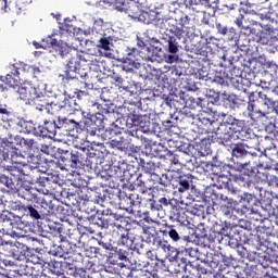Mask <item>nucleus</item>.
<instances>
[{
  "mask_svg": "<svg viewBox=\"0 0 278 278\" xmlns=\"http://www.w3.org/2000/svg\"><path fill=\"white\" fill-rule=\"evenodd\" d=\"M60 135V119H58V123L55 121H45L43 125L38 126V132L37 136L39 138H55V135Z\"/></svg>",
  "mask_w": 278,
  "mask_h": 278,
  "instance_id": "12",
  "label": "nucleus"
},
{
  "mask_svg": "<svg viewBox=\"0 0 278 278\" xmlns=\"http://www.w3.org/2000/svg\"><path fill=\"white\" fill-rule=\"evenodd\" d=\"M124 0H102V2L105 5H109V8H113V10H121V5L123 4Z\"/></svg>",
  "mask_w": 278,
  "mask_h": 278,
  "instance_id": "50",
  "label": "nucleus"
},
{
  "mask_svg": "<svg viewBox=\"0 0 278 278\" xmlns=\"http://www.w3.org/2000/svg\"><path fill=\"white\" fill-rule=\"evenodd\" d=\"M96 118L98 119V129H105V127L111 125V129L117 128L115 134H126V136L132 138L137 136L136 127H134L129 118L122 117L116 119L115 113L108 109H103L102 113H98Z\"/></svg>",
  "mask_w": 278,
  "mask_h": 278,
  "instance_id": "3",
  "label": "nucleus"
},
{
  "mask_svg": "<svg viewBox=\"0 0 278 278\" xmlns=\"http://www.w3.org/2000/svg\"><path fill=\"white\" fill-rule=\"evenodd\" d=\"M112 199H114V201H119V205H123L124 210H131V207H134L129 193L121 195V190L115 189L114 193L112 194Z\"/></svg>",
  "mask_w": 278,
  "mask_h": 278,
  "instance_id": "24",
  "label": "nucleus"
},
{
  "mask_svg": "<svg viewBox=\"0 0 278 278\" xmlns=\"http://www.w3.org/2000/svg\"><path fill=\"white\" fill-rule=\"evenodd\" d=\"M249 155V151L247 150V146L244 143H236L232 148V157L237 160H244Z\"/></svg>",
  "mask_w": 278,
  "mask_h": 278,
  "instance_id": "33",
  "label": "nucleus"
},
{
  "mask_svg": "<svg viewBox=\"0 0 278 278\" xmlns=\"http://www.w3.org/2000/svg\"><path fill=\"white\" fill-rule=\"evenodd\" d=\"M54 255L63 257L64 260H72V262H77V260H83L84 257V255H81V248L68 241H62Z\"/></svg>",
  "mask_w": 278,
  "mask_h": 278,
  "instance_id": "7",
  "label": "nucleus"
},
{
  "mask_svg": "<svg viewBox=\"0 0 278 278\" xmlns=\"http://www.w3.org/2000/svg\"><path fill=\"white\" fill-rule=\"evenodd\" d=\"M0 220L2 222V227H5L7 231H11V233H15L16 236H21V232L17 229H21L23 224L16 223L14 220V215L10 212H2L0 215Z\"/></svg>",
  "mask_w": 278,
  "mask_h": 278,
  "instance_id": "14",
  "label": "nucleus"
},
{
  "mask_svg": "<svg viewBox=\"0 0 278 278\" xmlns=\"http://www.w3.org/2000/svg\"><path fill=\"white\" fill-rule=\"evenodd\" d=\"M137 53L138 49H128L127 58L122 64L123 71H125L126 73H134L135 68H140V62H138V58H136Z\"/></svg>",
  "mask_w": 278,
  "mask_h": 278,
  "instance_id": "15",
  "label": "nucleus"
},
{
  "mask_svg": "<svg viewBox=\"0 0 278 278\" xmlns=\"http://www.w3.org/2000/svg\"><path fill=\"white\" fill-rule=\"evenodd\" d=\"M59 105L63 114H73V112H77V108H79L77 98L75 97L65 98L62 102L59 103Z\"/></svg>",
  "mask_w": 278,
  "mask_h": 278,
  "instance_id": "21",
  "label": "nucleus"
},
{
  "mask_svg": "<svg viewBox=\"0 0 278 278\" xmlns=\"http://www.w3.org/2000/svg\"><path fill=\"white\" fill-rule=\"evenodd\" d=\"M126 274L125 271H122L123 278H149V275H147V271L143 269L126 268Z\"/></svg>",
  "mask_w": 278,
  "mask_h": 278,
  "instance_id": "36",
  "label": "nucleus"
},
{
  "mask_svg": "<svg viewBox=\"0 0 278 278\" xmlns=\"http://www.w3.org/2000/svg\"><path fill=\"white\" fill-rule=\"evenodd\" d=\"M60 30L62 31V34H74L75 31V26H73L71 21H65L64 23L61 24L60 26Z\"/></svg>",
  "mask_w": 278,
  "mask_h": 278,
  "instance_id": "48",
  "label": "nucleus"
},
{
  "mask_svg": "<svg viewBox=\"0 0 278 278\" xmlns=\"http://www.w3.org/2000/svg\"><path fill=\"white\" fill-rule=\"evenodd\" d=\"M24 71H27V73H29L30 77H35V78H37L41 73L40 67L35 66V65H25Z\"/></svg>",
  "mask_w": 278,
  "mask_h": 278,
  "instance_id": "49",
  "label": "nucleus"
},
{
  "mask_svg": "<svg viewBox=\"0 0 278 278\" xmlns=\"http://www.w3.org/2000/svg\"><path fill=\"white\" fill-rule=\"evenodd\" d=\"M220 211L223 212L224 216H227L228 218H231V214H233V207L227 206L226 204L220 206Z\"/></svg>",
  "mask_w": 278,
  "mask_h": 278,
  "instance_id": "60",
  "label": "nucleus"
},
{
  "mask_svg": "<svg viewBox=\"0 0 278 278\" xmlns=\"http://www.w3.org/2000/svg\"><path fill=\"white\" fill-rule=\"evenodd\" d=\"M5 188H8V192H12V194H16L18 192V197H22V199H25L26 201H36L38 199V195L34 193V189H25L24 191H18L16 188V185L14 181H12V178H9V181L5 185Z\"/></svg>",
  "mask_w": 278,
  "mask_h": 278,
  "instance_id": "17",
  "label": "nucleus"
},
{
  "mask_svg": "<svg viewBox=\"0 0 278 278\" xmlns=\"http://www.w3.org/2000/svg\"><path fill=\"white\" fill-rule=\"evenodd\" d=\"M141 164H142L141 167H142L143 173H146L150 176L155 175L157 165H155V163L153 161H149V162L141 161Z\"/></svg>",
  "mask_w": 278,
  "mask_h": 278,
  "instance_id": "42",
  "label": "nucleus"
},
{
  "mask_svg": "<svg viewBox=\"0 0 278 278\" xmlns=\"http://www.w3.org/2000/svg\"><path fill=\"white\" fill-rule=\"evenodd\" d=\"M98 243H99V247L102 248L103 251H106V253H109L110 255V251H112L113 249L112 243H108V242L105 243L101 240Z\"/></svg>",
  "mask_w": 278,
  "mask_h": 278,
  "instance_id": "64",
  "label": "nucleus"
},
{
  "mask_svg": "<svg viewBox=\"0 0 278 278\" xmlns=\"http://www.w3.org/2000/svg\"><path fill=\"white\" fill-rule=\"evenodd\" d=\"M218 116H222V123L211 121L210 118H203L205 125H208L207 131L208 134H213L212 138L217 140V142H229V127H231L237 118L230 114L219 113Z\"/></svg>",
  "mask_w": 278,
  "mask_h": 278,
  "instance_id": "4",
  "label": "nucleus"
},
{
  "mask_svg": "<svg viewBox=\"0 0 278 278\" xmlns=\"http://www.w3.org/2000/svg\"><path fill=\"white\" fill-rule=\"evenodd\" d=\"M97 114H101L100 112L96 113L94 116L86 117L84 116L81 119H78V127L79 129H86L87 131H90V129H94L92 125H96V127H99V119L97 118Z\"/></svg>",
  "mask_w": 278,
  "mask_h": 278,
  "instance_id": "26",
  "label": "nucleus"
},
{
  "mask_svg": "<svg viewBox=\"0 0 278 278\" xmlns=\"http://www.w3.org/2000/svg\"><path fill=\"white\" fill-rule=\"evenodd\" d=\"M116 255H117V260L127 261V257H128V255H129V250H127L126 248L119 249V250L116 252Z\"/></svg>",
  "mask_w": 278,
  "mask_h": 278,
  "instance_id": "58",
  "label": "nucleus"
},
{
  "mask_svg": "<svg viewBox=\"0 0 278 278\" xmlns=\"http://www.w3.org/2000/svg\"><path fill=\"white\" fill-rule=\"evenodd\" d=\"M257 103H263V105H266L268 109L274 108V110L278 112V102H275V100L268 98V96L262 91L258 92Z\"/></svg>",
  "mask_w": 278,
  "mask_h": 278,
  "instance_id": "35",
  "label": "nucleus"
},
{
  "mask_svg": "<svg viewBox=\"0 0 278 278\" xmlns=\"http://www.w3.org/2000/svg\"><path fill=\"white\" fill-rule=\"evenodd\" d=\"M135 186H137V188H140L143 197H147V190H151V187L149 185L146 184V181L140 178L139 176L137 177V179L135 180Z\"/></svg>",
  "mask_w": 278,
  "mask_h": 278,
  "instance_id": "46",
  "label": "nucleus"
},
{
  "mask_svg": "<svg viewBox=\"0 0 278 278\" xmlns=\"http://www.w3.org/2000/svg\"><path fill=\"white\" fill-rule=\"evenodd\" d=\"M11 175H13V177H17V179L25 176L29 177L33 184H38L39 192H42V194L46 195L53 194L60 181V177L54 175L40 176V168H38V166H30L29 173H27L25 168L14 167L11 169Z\"/></svg>",
  "mask_w": 278,
  "mask_h": 278,
  "instance_id": "2",
  "label": "nucleus"
},
{
  "mask_svg": "<svg viewBox=\"0 0 278 278\" xmlns=\"http://www.w3.org/2000/svg\"><path fill=\"white\" fill-rule=\"evenodd\" d=\"M88 52L84 51H77L73 50V52L70 54V58L67 60L66 64V71H65V77L66 79H77L76 75H72L71 73H77L79 68L83 66H86V60L88 59L87 56Z\"/></svg>",
  "mask_w": 278,
  "mask_h": 278,
  "instance_id": "6",
  "label": "nucleus"
},
{
  "mask_svg": "<svg viewBox=\"0 0 278 278\" xmlns=\"http://www.w3.org/2000/svg\"><path fill=\"white\" fill-rule=\"evenodd\" d=\"M124 112L128 121L132 122L134 117H136L139 114V112H142V109H140V106L136 103H128L124 105Z\"/></svg>",
  "mask_w": 278,
  "mask_h": 278,
  "instance_id": "30",
  "label": "nucleus"
},
{
  "mask_svg": "<svg viewBox=\"0 0 278 278\" xmlns=\"http://www.w3.org/2000/svg\"><path fill=\"white\" fill-rule=\"evenodd\" d=\"M86 66L93 73H102L105 71V60L101 54H90L87 52Z\"/></svg>",
  "mask_w": 278,
  "mask_h": 278,
  "instance_id": "13",
  "label": "nucleus"
},
{
  "mask_svg": "<svg viewBox=\"0 0 278 278\" xmlns=\"http://www.w3.org/2000/svg\"><path fill=\"white\" fill-rule=\"evenodd\" d=\"M169 218L173 223H180L184 225V223H186V212H184V208L175 206L169 212Z\"/></svg>",
  "mask_w": 278,
  "mask_h": 278,
  "instance_id": "28",
  "label": "nucleus"
},
{
  "mask_svg": "<svg viewBox=\"0 0 278 278\" xmlns=\"http://www.w3.org/2000/svg\"><path fill=\"white\" fill-rule=\"evenodd\" d=\"M65 270H66L67 275H70V277H77V267H75V265L67 264L65 266Z\"/></svg>",
  "mask_w": 278,
  "mask_h": 278,
  "instance_id": "59",
  "label": "nucleus"
},
{
  "mask_svg": "<svg viewBox=\"0 0 278 278\" xmlns=\"http://www.w3.org/2000/svg\"><path fill=\"white\" fill-rule=\"evenodd\" d=\"M148 244H150L152 251H163L164 253H166L167 249L170 247V243L160 236L152 237V242Z\"/></svg>",
  "mask_w": 278,
  "mask_h": 278,
  "instance_id": "25",
  "label": "nucleus"
},
{
  "mask_svg": "<svg viewBox=\"0 0 278 278\" xmlns=\"http://www.w3.org/2000/svg\"><path fill=\"white\" fill-rule=\"evenodd\" d=\"M217 182L219 184L220 188H225V190H228L229 192H231V194L238 193V189L233 188L231 179H229L228 177H219Z\"/></svg>",
  "mask_w": 278,
  "mask_h": 278,
  "instance_id": "39",
  "label": "nucleus"
},
{
  "mask_svg": "<svg viewBox=\"0 0 278 278\" xmlns=\"http://www.w3.org/2000/svg\"><path fill=\"white\" fill-rule=\"evenodd\" d=\"M254 40L260 45H270V34L261 30L256 34Z\"/></svg>",
  "mask_w": 278,
  "mask_h": 278,
  "instance_id": "45",
  "label": "nucleus"
},
{
  "mask_svg": "<svg viewBox=\"0 0 278 278\" xmlns=\"http://www.w3.org/2000/svg\"><path fill=\"white\" fill-rule=\"evenodd\" d=\"M198 79H202V81H208L210 73L207 71L199 70L197 73Z\"/></svg>",
  "mask_w": 278,
  "mask_h": 278,
  "instance_id": "62",
  "label": "nucleus"
},
{
  "mask_svg": "<svg viewBox=\"0 0 278 278\" xmlns=\"http://www.w3.org/2000/svg\"><path fill=\"white\" fill-rule=\"evenodd\" d=\"M2 251H4V253H8L7 255H16V244H14L13 242L10 241H2V245L1 248Z\"/></svg>",
  "mask_w": 278,
  "mask_h": 278,
  "instance_id": "44",
  "label": "nucleus"
},
{
  "mask_svg": "<svg viewBox=\"0 0 278 278\" xmlns=\"http://www.w3.org/2000/svg\"><path fill=\"white\" fill-rule=\"evenodd\" d=\"M39 213L45 218L46 216H51L55 214L58 211V205H55V200H51L49 197H45L41 199L40 205H39Z\"/></svg>",
  "mask_w": 278,
  "mask_h": 278,
  "instance_id": "20",
  "label": "nucleus"
},
{
  "mask_svg": "<svg viewBox=\"0 0 278 278\" xmlns=\"http://www.w3.org/2000/svg\"><path fill=\"white\" fill-rule=\"evenodd\" d=\"M257 103H263V105H266L268 109L274 108V110L278 112V102H275V100L268 98V96L262 91L258 92Z\"/></svg>",
  "mask_w": 278,
  "mask_h": 278,
  "instance_id": "34",
  "label": "nucleus"
},
{
  "mask_svg": "<svg viewBox=\"0 0 278 278\" xmlns=\"http://www.w3.org/2000/svg\"><path fill=\"white\" fill-rule=\"evenodd\" d=\"M96 255L97 260L103 261V260H109L110 254L108 251L103 250L102 248H96Z\"/></svg>",
  "mask_w": 278,
  "mask_h": 278,
  "instance_id": "56",
  "label": "nucleus"
},
{
  "mask_svg": "<svg viewBox=\"0 0 278 278\" xmlns=\"http://www.w3.org/2000/svg\"><path fill=\"white\" fill-rule=\"evenodd\" d=\"M99 49L110 51V39L108 37H101L98 42Z\"/></svg>",
  "mask_w": 278,
  "mask_h": 278,
  "instance_id": "55",
  "label": "nucleus"
},
{
  "mask_svg": "<svg viewBox=\"0 0 278 278\" xmlns=\"http://www.w3.org/2000/svg\"><path fill=\"white\" fill-rule=\"evenodd\" d=\"M20 127L24 134H33V136H38V127L31 121H22L20 122Z\"/></svg>",
  "mask_w": 278,
  "mask_h": 278,
  "instance_id": "37",
  "label": "nucleus"
},
{
  "mask_svg": "<svg viewBox=\"0 0 278 278\" xmlns=\"http://www.w3.org/2000/svg\"><path fill=\"white\" fill-rule=\"evenodd\" d=\"M5 85L9 86V88L16 90L22 101H33L38 97V89H36V87L31 86L29 83H24L18 86V81L12 76V74H8L5 76Z\"/></svg>",
  "mask_w": 278,
  "mask_h": 278,
  "instance_id": "5",
  "label": "nucleus"
},
{
  "mask_svg": "<svg viewBox=\"0 0 278 278\" xmlns=\"http://www.w3.org/2000/svg\"><path fill=\"white\" fill-rule=\"evenodd\" d=\"M184 268L189 273V275H191V278L201 277V271L199 270V265L195 267H192V265H184L182 269Z\"/></svg>",
  "mask_w": 278,
  "mask_h": 278,
  "instance_id": "47",
  "label": "nucleus"
},
{
  "mask_svg": "<svg viewBox=\"0 0 278 278\" xmlns=\"http://www.w3.org/2000/svg\"><path fill=\"white\" fill-rule=\"evenodd\" d=\"M167 51L168 53L175 54L179 52V42H177V37H167Z\"/></svg>",
  "mask_w": 278,
  "mask_h": 278,
  "instance_id": "40",
  "label": "nucleus"
},
{
  "mask_svg": "<svg viewBox=\"0 0 278 278\" xmlns=\"http://www.w3.org/2000/svg\"><path fill=\"white\" fill-rule=\"evenodd\" d=\"M15 210H20L25 212L26 216H30L34 220H42V214H40V206L39 205H25L21 202H15Z\"/></svg>",
  "mask_w": 278,
  "mask_h": 278,
  "instance_id": "19",
  "label": "nucleus"
},
{
  "mask_svg": "<svg viewBox=\"0 0 278 278\" xmlns=\"http://www.w3.org/2000/svg\"><path fill=\"white\" fill-rule=\"evenodd\" d=\"M79 119L59 116V136L65 134V136L76 138L77 134H79Z\"/></svg>",
  "mask_w": 278,
  "mask_h": 278,
  "instance_id": "9",
  "label": "nucleus"
},
{
  "mask_svg": "<svg viewBox=\"0 0 278 278\" xmlns=\"http://www.w3.org/2000/svg\"><path fill=\"white\" fill-rule=\"evenodd\" d=\"M229 141L232 138H237V140H242L243 142L251 138V132L247 129V123L242 119H237L235 123L228 128Z\"/></svg>",
  "mask_w": 278,
  "mask_h": 278,
  "instance_id": "10",
  "label": "nucleus"
},
{
  "mask_svg": "<svg viewBox=\"0 0 278 278\" xmlns=\"http://www.w3.org/2000/svg\"><path fill=\"white\" fill-rule=\"evenodd\" d=\"M43 45H46V49H55V47L58 46V39L53 37H47L46 39H43Z\"/></svg>",
  "mask_w": 278,
  "mask_h": 278,
  "instance_id": "57",
  "label": "nucleus"
},
{
  "mask_svg": "<svg viewBox=\"0 0 278 278\" xmlns=\"http://www.w3.org/2000/svg\"><path fill=\"white\" fill-rule=\"evenodd\" d=\"M143 236L146 244H151L153 242V238L157 236V230H155V227L153 226H144Z\"/></svg>",
  "mask_w": 278,
  "mask_h": 278,
  "instance_id": "38",
  "label": "nucleus"
},
{
  "mask_svg": "<svg viewBox=\"0 0 278 278\" xmlns=\"http://www.w3.org/2000/svg\"><path fill=\"white\" fill-rule=\"evenodd\" d=\"M127 231L132 242H144V236H142L144 235V228L142 226L131 228Z\"/></svg>",
  "mask_w": 278,
  "mask_h": 278,
  "instance_id": "32",
  "label": "nucleus"
},
{
  "mask_svg": "<svg viewBox=\"0 0 278 278\" xmlns=\"http://www.w3.org/2000/svg\"><path fill=\"white\" fill-rule=\"evenodd\" d=\"M94 225H98L101 229H108V227H110V219L105 217L96 218Z\"/></svg>",
  "mask_w": 278,
  "mask_h": 278,
  "instance_id": "54",
  "label": "nucleus"
},
{
  "mask_svg": "<svg viewBox=\"0 0 278 278\" xmlns=\"http://www.w3.org/2000/svg\"><path fill=\"white\" fill-rule=\"evenodd\" d=\"M117 244L118 247H124V249H127V251L134 250V239H131V236L129 235L128 231L119 235Z\"/></svg>",
  "mask_w": 278,
  "mask_h": 278,
  "instance_id": "29",
  "label": "nucleus"
},
{
  "mask_svg": "<svg viewBox=\"0 0 278 278\" xmlns=\"http://www.w3.org/2000/svg\"><path fill=\"white\" fill-rule=\"evenodd\" d=\"M224 36H226L228 40H233V38L238 36V33L236 31V28L230 27V28H227V34Z\"/></svg>",
  "mask_w": 278,
  "mask_h": 278,
  "instance_id": "63",
  "label": "nucleus"
},
{
  "mask_svg": "<svg viewBox=\"0 0 278 278\" xmlns=\"http://www.w3.org/2000/svg\"><path fill=\"white\" fill-rule=\"evenodd\" d=\"M118 12H124L125 14L130 16V18H138L140 16V12H142V10H140V5H138V3H136V1L123 0Z\"/></svg>",
  "mask_w": 278,
  "mask_h": 278,
  "instance_id": "18",
  "label": "nucleus"
},
{
  "mask_svg": "<svg viewBox=\"0 0 278 278\" xmlns=\"http://www.w3.org/2000/svg\"><path fill=\"white\" fill-rule=\"evenodd\" d=\"M101 152L88 146L87 148H78L76 150H66L60 156V162L71 168H97L101 162Z\"/></svg>",
  "mask_w": 278,
  "mask_h": 278,
  "instance_id": "1",
  "label": "nucleus"
},
{
  "mask_svg": "<svg viewBox=\"0 0 278 278\" xmlns=\"http://www.w3.org/2000/svg\"><path fill=\"white\" fill-rule=\"evenodd\" d=\"M161 233L168 236L173 242H179L181 240V226L166 224Z\"/></svg>",
  "mask_w": 278,
  "mask_h": 278,
  "instance_id": "22",
  "label": "nucleus"
},
{
  "mask_svg": "<svg viewBox=\"0 0 278 278\" xmlns=\"http://www.w3.org/2000/svg\"><path fill=\"white\" fill-rule=\"evenodd\" d=\"M165 253H166V257H168L169 262H179V260H181V257H179V255H181V253L175 247L169 245V248L167 249V251Z\"/></svg>",
  "mask_w": 278,
  "mask_h": 278,
  "instance_id": "41",
  "label": "nucleus"
},
{
  "mask_svg": "<svg viewBox=\"0 0 278 278\" xmlns=\"http://www.w3.org/2000/svg\"><path fill=\"white\" fill-rule=\"evenodd\" d=\"M61 266H62V263L54 262L52 266L50 265V270L53 273V275H58V277H60V275H64Z\"/></svg>",
  "mask_w": 278,
  "mask_h": 278,
  "instance_id": "52",
  "label": "nucleus"
},
{
  "mask_svg": "<svg viewBox=\"0 0 278 278\" xmlns=\"http://www.w3.org/2000/svg\"><path fill=\"white\" fill-rule=\"evenodd\" d=\"M130 197V201L132 202V207H136L138 205H149L151 210H156V212H160L162 210V205L155 206V200H153V194L148 193L147 195L142 194L141 197L136 192L131 191L128 193Z\"/></svg>",
  "mask_w": 278,
  "mask_h": 278,
  "instance_id": "11",
  "label": "nucleus"
},
{
  "mask_svg": "<svg viewBox=\"0 0 278 278\" xmlns=\"http://www.w3.org/2000/svg\"><path fill=\"white\" fill-rule=\"evenodd\" d=\"M46 111L48 114H55V112H61L60 103L48 102Z\"/></svg>",
  "mask_w": 278,
  "mask_h": 278,
  "instance_id": "53",
  "label": "nucleus"
},
{
  "mask_svg": "<svg viewBox=\"0 0 278 278\" xmlns=\"http://www.w3.org/2000/svg\"><path fill=\"white\" fill-rule=\"evenodd\" d=\"M191 21L192 20L187 14L182 15L179 18V22H176V24L170 27V34H174L176 38L181 40V38H184V34L188 36L190 31H194V25L191 24Z\"/></svg>",
  "mask_w": 278,
  "mask_h": 278,
  "instance_id": "8",
  "label": "nucleus"
},
{
  "mask_svg": "<svg viewBox=\"0 0 278 278\" xmlns=\"http://www.w3.org/2000/svg\"><path fill=\"white\" fill-rule=\"evenodd\" d=\"M130 123H132V127H135L138 132V127H141V129H149L151 125V117L147 114H142V112H139Z\"/></svg>",
  "mask_w": 278,
  "mask_h": 278,
  "instance_id": "23",
  "label": "nucleus"
},
{
  "mask_svg": "<svg viewBox=\"0 0 278 278\" xmlns=\"http://www.w3.org/2000/svg\"><path fill=\"white\" fill-rule=\"evenodd\" d=\"M85 255L86 257H90L92 258H97V247H90L88 249L85 250Z\"/></svg>",
  "mask_w": 278,
  "mask_h": 278,
  "instance_id": "61",
  "label": "nucleus"
},
{
  "mask_svg": "<svg viewBox=\"0 0 278 278\" xmlns=\"http://www.w3.org/2000/svg\"><path fill=\"white\" fill-rule=\"evenodd\" d=\"M192 175L184 174L170 179V186L178 189V192H186L190 190V184H192Z\"/></svg>",
  "mask_w": 278,
  "mask_h": 278,
  "instance_id": "16",
  "label": "nucleus"
},
{
  "mask_svg": "<svg viewBox=\"0 0 278 278\" xmlns=\"http://www.w3.org/2000/svg\"><path fill=\"white\" fill-rule=\"evenodd\" d=\"M35 142L36 141L34 139L25 138L22 136H15L14 138V144H16V147H20L22 151H31Z\"/></svg>",
  "mask_w": 278,
  "mask_h": 278,
  "instance_id": "27",
  "label": "nucleus"
},
{
  "mask_svg": "<svg viewBox=\"0 0 278 278\" xmlns=\"http://www.w3.org/2000/svg\"><path fill=\"white\" fill-rule=\"evenodd\" d=\"M75 97L76 99H78V101H90V93H88L87 91H84V90H79L77 89L75 91Z\"/></svg>",
  "mask_w": 278,
  "mask_h": 278,
  "instance_id": "51",
  "label": "nucleus"
},
{
  "mask_svg": "<svg viewBox=\"0 0 278 278\" xmlns=\"http://www.w3.org/2000/svg\"><path fill=\"white\" fill-rule=\"evenodd\" d=\"M54 49L58 52V55H60L63 59L68 58V55H71L73 51H75V49L68 46V43H66L65 41L58 42Z\"/></svg>",
  "mask_w": 278,
  "mask_h": 278,
  "instance_id": "31",
  "label": "nucleus"
},
{
  "mask_svg": "<svg viewBox=\"0 0 278 278\" xmlns=\"http://www.w3.org/2000/svg\"><path fill=\"white\" fill-rule=\"evenodd\" d=\"M33 101H35L36 110H38L39 112H45V110H47L48 101L45 96L40 97L37 93V98H35Z\"/></svg>",
  "mask_w": 278,
  "mask_h": 278,
  "instance_id": "43",
  "label": "nucleus"
}]
</instances>
